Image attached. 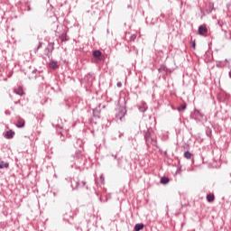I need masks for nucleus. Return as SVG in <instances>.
I'll use <instances>...</instances> for the list:
<instances>
[{
  "label": "nucleus",
  "mask_w": 231,
  "mask_h": 231,
  "mask_svg": "<svg viewBox=\"0 0 231 231\" xmlns=\"http://www.w3.org/2000/svg\"><path fill=\"white\" fill-rule=\"evenodd\" d=\"M15 134V133H14V131L10 130V131H7L5 133V138H14V135Z\"/></svg>",
  "instance_id": "39448f33"
},
{
  "label": "nucleus",
  "mask_w": 231,
  "mask_h": 231,
  "mask_svg": "<svg viewBox=\"0 0 231 231\" xmlns=\"http://www.w3.org/2000/svg\"><path fill=\"white\" fill-rule=\"evenodd\" d=\"M131 41H135L136 40V34H132L130 37Z\"/></svg>",
  "instance_id": "4468645a"
},
{
  "label": "nucleus",
  "mask_w": 231,
  "mask_h": 231,
  "mask_svg": "<svg viewBox=\"0 0 231 231\" xmlns=\"http://www.w3.org/2000/svg\"><path fill=\"white\" fill-rule=\"evenodd\" d=\"M49 66L51 69H57V68H59V62L57 61H51L49 63Z\"/></svg>",
  "instance_id": "7ed1b4c3"
},
{
  "label": "nucleus",
  "mask_w": 231,
  "mask_h": 231,
  "mask_svg": "<svg viewBox=\"0 0 231 231\" xmlns=\"http://www.w3.org/2000/svg\"><path fill=\"white\" fill-rule=\"evenodd\" d=\"M102 55V52L100 51H93V57L96 59H98Z\"/></svg>",
  "instance_id": "6e6552de"
},
{
  "label": "nucleus",
  "mask_w": 231,
  "mask_h": 231,
  "mask_svg": "<svg viewBox=\"0 0 231 231\" xmlns=\"http://www.w3.org/2000/svg\"><path fill=\"white\" fill-rule=\"evenodd\" d=\"M16 126L19 128L24 127V119L18 118V120L16 122Z\"/></svg>",
  "instance_id": "f03ea898"
},
{
  "label": "nucleus",
  "mask_w": 231,
  "mask_h": 231,
  "mask_svg": "<svg viewBox=\"0 0 231 231\" xmlns=\"http://www.w3.org/2000/svg\"><path fill=\"white\" fill-rule=\"evenodd\" d=\"M117 88H122V82H117Z\"/></svg>",
  "instance_id": "2eb2a0df"
},
{
  "label": "nucleus",
  "mask_w": 231,
  "mask_h": 231,
  "mask_svg": "<svg viewBox=\"0 0 231 231\" xmlns=\"http://www.w3.org/2000/svg\"><path fill=\"white\" fill-rule=\"evenodd\" d=\"M195 113H199V112L198 110H196Z\"/></svg>",
  "instance_id": "412c9836"
},
{
  "label": "nucleus",
  "mask_w": 231,
  "mask_h": 231,
  "mask_svg": "<svg viewBox=\"0 0 231 231\" xmlns=\"http://www.w3.org/2000/svg\"><path fill=\"white\" fill-rule=\"evenodd\" d=\"M9 167H10V163L5 162L4 161L0 162V169H8Z\"/></svg>",
  "instance_id": "20e7f679"
},
{
  "label": "nucleus",
  "mask_w": 231,
  "mask_h": 231,
  "mask_svg": "<svg viewBox=\"0 0 231 231\" xmlns=\"http://www.w3.org/2000/svg\"><path fill=\"white\" fill-rule=\"evenodd\" d=\"M143 224H136V225L134 226V230H135V231L143 230Z\"/></svg>",
  "instance_id": "1a4fd4ad"
},
{
  "label": "nucleus",
  "mask_w": 231,
  "mask_h": 231,
  "mask_svg": "<svg viewBox=\"0 0 231 231\" xmlns=\"http://www.w3.org/2000/svg\"><path fill=\"white\" fill-rule=\"evenodd\" d=\"M122 136H124V134H121L119 135V138H122Z\"/></svg>",
  "instance_id": "a211bd4d"
},
{
  "label": "nucleus",
  "mask_w": 231,
  "mask_h": 231,
  "mask_svg": "<svg viewBox=\"0 0 231 231\" xmlns=\"http://www.w3.org/2000/svg\"><path fill=\"white\" fill-rule=\"evenodd\" d=\"M41 47V44L39 45V47L38 48H40Z\"/></svg>",
  "instance_id": "4be33fe9"
},
{
  "label": "nucleus",
  "mask_w": 231,
  "mask_h": 231,
  "mask_svg": "<svg viewBox=\"0 0 231 231\" xmlns=\"http://www.w3.org/2000/svg\"><path fill=\"white\" fill-rule=\"evenodd\" d=\"M193 48H196V43L193 44Z\"/></svg>",
  "instance_id": "aec40b11"
},
{
  "label": "nucleus",
  "mask_w": 231,
  "mask_h": 231,
  "mask_svg": "<svg viewBox=\"0 0 231 231\" xmlns=\"http://www.w3.org/2000/svg\"><path fill=\"white\" fill-rule=\"evenodd\" d=\"M229 77H230V79H231V70L229 71Z\"/></svg>",
  "instance_id": "6ab92c4d"
},
{
  "label": "nucleus",
  "mask_w": 231,
  "mask_h": 231,
  "mask_svg": "<svg viewBox=\"0 0 231 231\" xmlns=\"http://www.w3.org/2000/svg\"><path fill=\"white\" fill-rule=\"evenodd\" d=\"M146 110H147V109L144 108V109H143V110H141V111H142V113H145Z\"/></svg>",
  "instance_id": "f3484780"
},
{
  "label": "nucleus",
  "mask_w": 231,
  "mask_h": 231,
  "mask_svg": "<svg viewBox=\"0 0 231 231\" xmlns=\"http://www.w3.org/2000/svg\"><path fill=\"white\" fill-rule=\"evenodd\" d=\"M185 109H187V106L185 104H182L178 107V111H185Z\"/></svg>",
  "instance_id": "f8f14e48"
},
{
  "label": "nucleus",
  "mask_w": 231,
  "mask_h": 231,
  "mask_svg": "<svg viewBox=\"0 0 231 231\" xmlns=\"http://www.w3.org/2000/svg\"><path fill=\"white\" fill-rule=\"evenodd\" d=\"M150 141H151V138L146 137V142H150Z\"/></svg>",
  "instance_id": "dca6fc26"
},
{
  "label": "nucleus",
  "mask_w": 231,
  "mask_h": 231,
  "mask_svg": "<svg viewBox=\"0 0 231 231\" xmlns=\"http://www.w3.org/2000/svg\"><path fill=\"white\" fill-rule=\"evenodd\" d=\"M208 29L205 27V25H200L199 27V30H198V32H199V35H205V33H207Z\"/></svg>",
  "instance_id": "f257e3e1"
},
{
  "label": "nucleus",
  "mask_w": 231,
  "mask_h": 231,
  "mask_svg": "<svg viewBox=\"0 0 231 231\" xmlns=\"http://www.w3.org/2000/svg\"><path fill=\"white\" fill-rule=\"evenodd\" d=\"M14 93H15L16 95H19L20 97H23V88H15V89H14Z\"/></svg>",
  "instance_id": "0eeeda50"
},
{
  "label": "nucleus",
  "mask_w": 231,
  "mask_h": 231,
  "mask_svg": "<svg viewBox=\"0 0 231 231\" xmlns=\"http://www.w3.org/2000/svg\"><path fill=\"white\" fill-rule=\"evenodd\" d=\"M215 199L214 194H208L207 195V200L208 201V203H212Z\"/></svg>",
  "instance_id": "423d86ee"
},
{
  "label": "nucleus",
  "mask_w": 231,
  "mask_h": 231,
  "mask_svg": "<svg viewBox=\"0 0 231 231\" xmlns=\"http://www.w3.org/2000/svg\"><path fill=\"white\" fill-rule=\"evenodd\" d=\"M184 158H186V160H190V158H192V153H190V152H185Z\"/></svg>",
  "instance_id": "9d476101"
},
{
  "label": "nucleus",
  "mask_w": 231,
  "mask_h": 231,
  "mask_svg": "<svg viewBox=\"0 0 231 231\" xmlns=\"http://www.w3.org/2000/svg\"><path fill=\"white\" fill-rule=\"evenodd\" d=\"M76 187H86V181L82 180L80 182H77Z\"/></svg>",
  "instance_id": "ddd939ff"
},
{
  "label": "nucleus",
  "mask_w": 231,
  "mask_h": 231,
  "mask_svg": "<svg viewBox=\"0 0 231 231\" xmlns=\"http://www.w3.org/2000/svg\"><path fill=\"white\" fill-rule=\"evenodd\" d=\"M168 182H169V178L162 177L161 179V183H162V185H167Z\"/></svg>",
  "instance_id": "9b49d317"
}]
</instances>
